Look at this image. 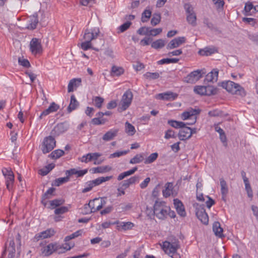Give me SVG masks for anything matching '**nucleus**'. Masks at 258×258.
I'll list each match as a JSON object with an SVG mask.
<instances>
[{"label": "nucleus", "instance_id": "f257e3e1", "mask_svg": "<svg viewBox=\"0 0 258 258\" xmlns=\"http://www.w3.org/2000/svg\"><path fill=\"white\" fill-rule=\"evenodd\" d=\"M100 34V31L98 27L86 29L83 36L85 41L81 43V48L84 50L92 48L96 51H98L99 49L92 47L91 41L97 38Z\"/></svg>", "mask_w": 258, "mask_h": 258}, {"label": "nucleus", "instance_id": "f03ea898", "mask_svg": "<svg viewBox=\"0 0 258 258\" xmlns=\"http://www.w3.org/2000/svg\"><path fill=\"white\" fill-rule=\"evenodd\" d=\"M179 248V241L175 239L171 242L166 241L163 242L162 245V248L165 252L172 258L181 257L180 254L177 252Z\"/></svg>", "mask_w": 258, "mask_h": 258}, {"label": "nucleus", "instance_id": "7ed1b4c3", "mask_svg": "<svg viewBox=\"0 0 258 258\" xmlns=\"http://www.w3.org/2000/svg\"><path fill=\"white\" fill-rule=\"evenodd\" d=\"M222 87L233 94L239 95L241 97H244L246 95L244 89L238 84L233 81L223 82L222 83Z\"/></svg>", "mask_w": 258, "mask_h": 258}, {"label": "nucleus", "instance_id": "20e7f679", "mask_svg": "<svg viewBox=\"0 0 258 258\" xmlns=\"http://www.w3.org/2000/svg\"><path fill=\"white\" fill-rule=\"evenodd\" d=\"M170 208L164 202L156 201L154 205V214L159 219L164 220L168 215Z\"/></svg>", "mask_w": 258, "mask_h": 258}, {"label": "nucleus", "instance_id": "39448f33", "mask_svg": "<svg viewBox=\"0 0 258 258\" xmlns=\"http://www.w3.org/2000/svg\"><path fill=\"white\" fill-rule=\"evenodd\" d=\"M186 14V21L188 23L193 27L197 26V16L192 5L189 3H185L183 5Z\"/></svg>", "mask_w": 258, "mask_h": 258}, {"label": "nucleus", "instance_id": "423d86ee", "mask_svg": "<svg viewBox=\"0 0 258 258\" xmlns=\"http://www.w3.org/2000/svg\"><path fill=\"white\" fill-rule=\"evenodd\" d=\"M56 146V141L54 137L49 136L44 138L41 145V151L43 154L51 151Z\"/></svg>", "mask_w": 258, "mask_h": 258}, {"label": "nucleus", "instance_id": "0eeeda50", "mask_svg": "<svg viewBox=\"0 0 258 258\" xmlns=\"http://www.w3.org/2000/svg\"><path fill=\"white\" fill-rule=\"evenodd\" d=\"M194 91L198 94L208 96L215 95L217 92V89L210 85L196 86Z\"/></svg>", "mask_w": 258, "mask_h": 258}, {"label": "nucleus", "instance_id": "6e6552de", "mask_svg": "<svg viewBox=\"0 0 258 258\" xmlns=\"http://www.w3.org/2000/svg\"><path fill=\"white\" fill-rule=\"evenodd\" d=\"M133 95L130 90H127L122 96L119 104L120 111L125 110L131 105L132 101Z\"/></svg>", "mask_w": 258, "mask_h": 258}, {"label": "nucleus", "instance_id": "1a4fd4ad", "mask_svg": "<svg viewBox=\"0 0 258 258\" xmlns=\"http://www.w3.org/2000/svg\"><path fill=\"white\" fill-rule=\"evenodd\" d=\"M206 72L205 69L197 70L191 72L188 74L186 77V81L187 83H193L197 81L203 77V75L206 74Z\"/></svg>", "mask_w": 258, "mask_h": 258}, {"label": "nucleus", "instance_id": "9d476101", "mask_svg": "<svg viewBox=\"0 0 258 258\" xmlns=\"http://www.w3.org/2000/svg\"><path fill=\"white\" fill-rule=\"evenodd\" d=\"M69 126V123L67 121L58 123L51 131V135L53 136H58L66 132Z\"/></svg>", "mask_w": 258, "mask_h": 258}, {"label": "nucleus", "instance_id": "9b49d317", "mask_svg": "<svg viewBox=\"0 0 258 258\" xmlns=\"http://www.w3.org/2000/svg\"><path fill=\"white\" fill-rule=\"evenodd\" d=\"M30 49L34 55L41 53L42 52V47L40 41L37 38H33L30 41Z\"/></svg>", "mask_w": 258, "mask_h": 258}, {"label": "nucleus", "instance_id": "f8f14e48", "mask_svg": "<svg viewBox=\"0 0 258 258\" xmlns=\"http://www.w3.org/2000/svg\"><path fill=\"white\" fill-rule=\"evenodd\" d=\"M196 216L202 223L205 225L208 224L209 217L204 206H200L197 208Z\"/></svg>", "mask_w": 258, "mask_h": 258}, {"label": "nucleus", "instance_id": "ddd939ff", "mask_svg": "<svg viewBox=\"0 0 258 258\" xmlns=\"http://www.w3.org/2000/svg\"><path fill=\"white\" fill-rule=\"evenodd\" d=\"M201 112V109L199 108H189L186 111H184L181 114V118L183 120L189 118H195L197 115Z\"/></svg>", "mask_w": 258, "mask_h": 258}, {"label": "nucleus", "instance_id": "4468645a", "mask_svg": "<svg viewBox=\"0 0 258 258\" xmlns=\"http://www.w3.org/2000/svg\"><path fill=\"white\" fill-rule=\"evenodd\" d=\"M178 138L181 141H184L191 137L190 127L185 125L181 127L178 134Z\"/></svg>", "mask_w": 258, "mask_h": 258}, {"label": "nucleus", "instance_id": "2eb2a0df", "mask_svg": "<svg viewBox=\"0 0 258 258\" xmlns=\"http://www.w3.org/2000/svg\"><path fill=\"white\" fill-rule=\"evenodd\" d=\"M186 39L184 37H178L175 38L170 41L167 45V49H172L179 46L185 42Z\"/></svg>", "mask_w": 258, "mask_h": 258}, {"label": "nucleus", "instance_id": "dca6fc26", "mask_svg": "<svg viewBox=\"0 0 258 258\" xmlns=\"http://www.w3.org/2000/svg\"><path fill=\"white\" fill-rule=\"evenodd\" d=\"M244 11L245 15H252L258 12V5L253 6L252 3L248 2L245 5Z\"/></svg>", "mask_w": 258, "mask_h": 258}, {"label": "nucleus", "instance_id": "f3484780", "mask_svg": "<svg viewBox=\"0 0 258 258\" xmlns=\"http://www.w3.org/2000/svg\"><path fill=\"white\" fill-rule=\"evenodd\" d=\"M219 71L217 69H213L211 72L209 73L205 77L204 83L206 82H215L218 80Z\"/></svg>", "mask_w": 258, "mask_h": 258}, {"label": "nucleus", "instance_id": "a211bd4d", "mask_svg": "<svg viewBox=\"0 0 258 258\" xmlns=\"http://www.w3.org/2000/svg\"><path fill=\"white\" fill-rule=\"evenodd\" d=\"M59 108V106L55 102H52L49 107L44 110L39 116L40 119H42L43 116H46L51 113L56 111Z\"/></svg>", "mask_w": 258, "mask_h": 258}, {"label": "nucleus", "instance_id": "6ab92c4d", "mask_svg": "<svg viewBox=\"0 0 258 258\" xmlns=\"http://www.w3.org/2000/svg\"><path fill=\"white\" fill-rule=\"evenodd\" d=\"M177 96L178 95L176 93H174L172 92H166L163 93H160L158 95L159 99L167 101L174 100Z\"/></svg>", "mask_w": 258, "mask_h": 258}, {"label": "nucleus", "instance_id": "aec40b11", "mask_svg": "<svg viewBox=\"0 0 258 258\" xmlns=\"http://www.w3.org/2000/svg\"><path fill=\"white\" fill-rule=\"evenodd\" d=\"M54 234V230L52 229H48L37 234L35 236V238L37 239V240H39L40 239H44L50 237Z\"/></svg>", "mask_w": 258, "mask_h": 258}, {"label": "nucleus", "instance_id": "412c9836", "mask_svg": "<svg viewBox=\"0 0 258 258\" xmlns=\"http://www.w3.org/2000/svg\"><path fill=\"white\" fill-rule=\"evenodd\" d=\"M57 246L56 244L50 243L42 249V253L45 256L51 255L53 252L57 250Z\"/></svg>", "mask_w": 258, "mask_h": 258}, {"label": "nucleus", "instance_id": "4be33fe9", "mask_svg": "<svg viewBox=\"0 0 258 258\" xmlns=\"http://www.w3.org/2000/svg\"><path fill=\"white\" fill-rule=\"evenodd\" d=\"M38 23V14L37 13H35L32 16L30 17L29 23L26 28L29 30H34L36 28Z\"/></svg>", "mask_w": 258, "mask_h": 258}, {"label": "nucleus", "instance_id": "5701e85b", "mask_svg": "<svg viewBox=\"0 0 258 258\" xmlns=\"http://www.w3.org/2000/svg\"><path fill=\"white\" fill-rule=\"evenodd\" d=\"M55 191V188L50 187L42 195L41 198V203L43 205L46 206L47 204V201L46 200L51 198L52 196H54Z\"/></svg>", "mask_w": 258, "mask_h": 258}, {"label": "nucleus", "instance_id": "b1692460", "mask_svg": "<svg viewBox=\"0 0 258 258\" xmlns=\"http://www.w3.org/2000/svg\"><path fill=\"white\" fill-rule=\"evenodd\" d=\"M82 80L81 78H74L70 80L68 86V92H73L74 88H76L81 85Z\"/></svg>", "mask_w": 258, "mask_h": 258}, {"label": "nucleus", "instance_id": "393cba45", "mask_svg": "<svg viewBox=\"0 0 258 258\" xmlns=\"http://www.w3.org/2000/svg\"><path fill=\"white\" fill-rule=\"evenodd\" d=\"M213 231L216 236L222 238L224 237L223 234V228L221 227L220 223L219 222H215L213 225Z\"/></svg>", "mask_w": 258, "mask_h": 258}, {"label": "nucleus", "instance_id": "a878e982", "mask_svg": "<svg viewBox=\"0 0 258 258\" xmlns=\"http://www.w3.org/2000/svg\"><path fill=\"white\" fill-rule=\"evenodd\" d=\"M118 132L117 129L110 130L104 135L102 139L105 141H110L117 136Z\"/></svg>", "mask_w": 258, "mask_h": 258}, {"label": "nucleus", "instance_id": "bb28decb", "mask_svg": "<svg viewBox=\"0 0 258 258\" xmlns=\"http://www.w3.org/2000/svg\"><path fill=\"white\" fill-rule=\"evenodd\" d=\"M112 169V168L108 166H98L96 167H93L92 169H91V171H92V173H105L106 172L109 171Z\"/></svg>", "mask_w": 258, "mask_h": 258}, {"label": "nucleus", "instance_id": "cd10ccee", "mask_svg": "<svg viewBox=\"0 0 258 258\" xmlns=\"http://www.w3.org/2000/svg\"><path fill=\"white\" fill-rule=\"evenodd\" d=\"M79 103L75 98L74 95H72L71 97V101L69 106L67 108L68 112L70 113L73 110L76 109L79 106Z\"/></svg>", "mask_w": 258, "mask_h": 258}, {"label": "nucleus", "instance_id": "c85d7f7f", "mask_svg": "<svg viewBox=\"0 0 258 258\" xmlns=\"http://www.w3.org/2000/svg\"><path fill=\"white\" fill-rule=\"evenodd\" d=\"M89 203L93 213H95L101 209V205H99V199L95 198L92 200H90Z\"/></svg>", "mask_w": 258, "mask_h": 258}, {"label": "nucleus", "instance_id": "c756f323", "mask_svg": "<svg viewBox=\"0 0 258 258\" xmlns=\"http://www.w3.org/2000/svg\"><path fill=\"white\" fill-rule=\"evenodd\" d=\"M220 183L221 185V192L223 198L225 197L228 192V188L226 181L223 178L220 179Z\"/></svg>", "mask_w": 258, "mask_h": 258}, {"label": "nucleus", "instance_id": "7c9ffc66", "mask_svg": "<svg viewBox=\"0 0 258 258\" xmlns=\"http://www.w3.org/2000/svg\"><path fill=\"white\" fill-rule=\"evenodd\" d=\"M138 170L137 167H135L133 168L132 169H130L127 171H125L124 172L121 173L117 177V180L120 181L125 177L130 176L133 174H134L137 170Z\"/></svg>", "mask_w": 258, "mask_h": 258}, {"label": "nucleus", "instance_id": "2f4dec72", "mask_svg": "<svg viewBox=\"0 0 258 258\" xmlns=\"http://www.w3.org/2000/svg\"><path fill=\"white\" fill-rule=\"evenodd\" d=\"M216 52V50L214 48L205 47L204 49H200L199 53L203 56H208Z\"/></svg>", "mask_w": 258, "mask_h": 258}, {"label": "nucleus", "instance_id": "473e14b6", "mask_svg": "<svg viewBox=\"0 0 258 258\" xmlns=\"http://www.w3.org/2000/svg\"><path fill=\"white\" fill-rule=\"evenodd\" d=\"M6 178V184L7 188L8 190H11L13 187V184L14 182V174L7 176L5 177Z\"/></svg>", "mask_w": 258, "mask_h": 258}, {"label": "nucleus", "instance_id": "72a5a7b5", "mask_svg": "<svg viewBox=\"0 0 258 258\" xmlns=\"http://www.w3.org/2000/svg\"><path fill=\"white\" fill-rule=\"evenodd\" d=\"M165 45V41L162 39H158L151 44V47L154 49H158L163 48Z\"/></svg>", "mask_w": 258, "mask_h": 258}, {"label": "nucleus", "instance_id": "f704fd0d", "mask_svg": "<svg viewBox=\"0 0 258 258\" xmlns=\"http://www.w3.org/2000/svg\"><path fill=\"white\" fill-rule=\"evenodd\" d=\"M117 227L119 228H121L122 229L124 230H127L132 229L134 224L131 222H119L118 221V223L117 224Z\"/></svg>", "mask_w": 258, "mask_h": 258}, {"label": "nucleus", "instance_id": "c9c22d12", "mask_svg": "<svg viewBox=\"0 0 258 258\" xmlns=\"http://www.w3.org/2000/svg\"><path fill=\"white\" fill-rule=\"evenodd\" d=\"M124 73V70L121 67L113 66L111 70V75L113 76H119Z\"/></svg>", "mask_w": 258, "mask_h": 258}, {"label": "nucleus", "instance_id": "e433bc0d", "mask_svg": "<svg viewBox=\"0 0 258 258\" xmlns=\"http://www.w3.org/2000/svg\"><path fill=\"white\" fill-rule=\"evenodd\" d=\"M144 160H145V158L143 154H138L130 160V163L133 164L140 163Z\"/></svg>", "mask_w": 258, "mask_h": 258}, {"label": "nucleus", "instance_id": "4c0bfd02", "mask_svg": "<svg viewBox=\"0 0 258 258\" xmlns=\"http://www.w3.org/2000/svg\"><path fill=\"white\" fill-rule=\"evenodd\" d=\"M64 154V152L63 150L57 149L52 151L49 155V157L52 159H56L61 157Z\"/></svg>", "mask_w": 258, "mask_h": 258}, {"label": "nucleus", "instance_id": "58836bf2", "mask_svg": "<svg viewBox=\"0 0 258 258\" xmlns=\"http://www.w3.org/2000/svg\"><path fill=\"white\" fill-rule=\"evenodd\" d=\"M125 132L130 136H133L136 133L135 127L128 121H126L125 123Z\"/></svg>", "mask_w": 258, "mask_h": 258}, {"label": "nucleus", "instance_id": "ea45409f", "mask_svg": "<svg viewBox=\"0 0 258 258\" xmlns=\"http://www.w3.org/2000/svg\"><path fill=\"white\" fill-rule=\"evenodd\" d=\"M158 154L156 152L152 153L148 157L145 159L144 163L145 164H151L154 162L158 158Z\"/></svg>", "mask_w": 258, "mask_h": 258}, {"label": "nucleus", "instance_id": "a19ab883", "mask_svg": "<svg viewBox=\"0 0 258 258\" xmlns=\"http://www.w3.org/2000/svg\"><path fill=\"white\" fill-rule=\"evenodd\" d=\"M168 123L172 127L175 128H181L183 125H185V123L182 121H178L174 120H169Z\"/></svg>", "mask_w": 258, "mask_h": 258}, {"label": "nucleus", "instance_id": "79ce46f5", "mask_svg": "<svg viewBox=\"0 0 258 258\" xmlns=\"http://www.w3.org/2000/svg\"><path fill=\"white\" fill-rule=\"evenodd\" d=\"M69 181V177H60L56 178L54 180V181L53 182L52 185L58 186L60 185L66 183Z\"/></svg>", "mask_w": 258, "mask_h": 258}, {"label": "nucleus", "instance_id": "37998d69", "mask_svg": "<svg viewBox=\"0 0 258 258\" xmlns=\"http://www.w3.org/2000/svg\"><path fill=\"white\" fill-rule=\"evenodd\" d=\"M179 61L178 58H163L157 61L158 64H168L170 63H176Z\"/></svg>", "mask_w": 258, "mask_h": 258}, {"label": "nucleus", "instance_id": "c03bdc74", "mask_svg": "<svg viewBox=\"0 0 258 258\" xmlns=\"http://www.w3.org/2000/svg\"><path fill=\"white\" fill-rule=\"evenodd\" d=\"M203 23L211 30H217V28L211 22L207 17H204L203 19Z\"/></svg>", "mask_w": 258, "mask_h": 258}, {"label": "nucleus", "instance_id": "a18cd8bd", "mask_svg": "<svg viewBox=\"0 0 258 258\" xmlns=\"http://www.w3.org/2000/svg\"><path fill=\"white\" fill-rule=\"evenodd\" d=\"M95 106L98 108H100L102 107V103L104 102V99L100 96H95L92 99Z\"/></svg>", "mask_w": 258, "mask_h": 258}, {"label": "nucleus", "instance_id": "49530a36", "mask_svg": "<svg viewBox=\"0 0 258 258\" xmlns=\"http://www.w3.org/2000/svg\"><path fill=\"white\" fill-rule=\"evenodd\" d=\"M82 232L83 231L82 230H79L76 231L75 232L71 234V235L67 236L64 238V241L66 242H68L71 239L78 237V236H81L82 235Z\"/></svg>", "mask_w": 258, "mask_h": 258}, {"label": "nucleus", "instance_id": "de8ad7c7", "mask_svg": "<svg viewBox=\"0 0 258 258\" xmlns=\"http://www.w3.org/2000/svg\"><path fill=\"white\" fill-rule=\"evenodd\" d=\"M151 11L150 10H145L142 15L141 21L142 22H147L151 16Z\"/></svg>", "mask_w": 258, "mask_h": 258}, {"label": "nucleus", "instance_id": "09e8293b", "mask_svg": "<svg viewBox=\"0 0 258 258\" xmlns=\"http://www.w3.org/2000/svg\"><path fill=\"white\" fill-rule=\"evenodd\" d=\"M160 14H154L151 20V24L153 26H156L159 24L161 21Z\"/></svg>", "mask_w": 258, "mask_h": 258}, {"label": "nucleus", "instance_id": "8fccbe9b", "mask_svg": "<svg viewBox=\"0 0 258 258\" xmlns=\"http://www.w3.org/2000/svg\"><path fill=\"white\" fill-rule=\"evenodd\" d=\"M132 25V22L130 21H127L124 24L120 25L118 28V33H122L125 31L127 29H128L131 25Z\"/></svg>", "mask_w": 258, "mask_h": 258}, {"label": "nucleus", "instance_id": "3c124183", "mask_svg": "<svg viewBox=\"0 0 258 258\" xmlns=\"http://www.w3.org/2000/svg\"><path fill=\"white\" fill-rule=\"evenodd\" d=\"M64 201L62 199H55L50 201V205L52 208L62 205Z\"/></svg>", "mask_w": 258, "mask_h": 258}, {"label": "nucleus", "instance_id": "603ef678", "mask_svg": "<svg viewBox=\"0 0 258 258\" xmlns=\"http://www.w3.org/2000/svg\"><path fill=\"white\" fill-rule=\"evenodd\" d=\"M150 32V27H142L137 31V33L141 35H149Z\"/></svg>", "mask_w": 258, "mask_h": 258}, {"label": "nucleus", "instance_id": "864d4df0", "mask_svg": "<svg viewBox=\"0 0 258 258\" xmlns=\"http://www.w3.org/2000/svg\"><path fill=\"white\" fill-rule=\"evenodd\" d=\"M147 79H156L159 77V74L158 73H150L147 72L144 75Z\"/></svg>", "mask_w": 258, "mask_h": 258}, {"label": "nucleus", "instance_id": "5fc2aeb1", "mask_svg": "<svg viewBox=\"0 0 258 258\" xmlns=\"http://www.w3.org/2000/svg\"><path fill=\"white\" fill-rule=\"evenodd\" d=\"M94 187L92 181H89L86 183V187L83 189L82 192L86 193L90 191Z\"/></svg>", "mask_w": 258, "mask_h": 258}, {"label": "nucleus", "instance_id": "6e6d98bb", "mask_svg": "<svg viewBox=\"0 0 258 258\" xmlns=\"http://www.w3.org/2000/svg\"><path fill=\"white\" fill-rule=\"evenodd\" d=\"M208 114L209 116L213 117L221 116L222 114V111L219 109H214L209 111Z\"/></svg>", "mask_w": 258, "mask_h": 258}, {"label": "nucleus", "instance_id": "4d7b16f0", "mask_svg": "<svg viewBox=\"0 0 258 258\" xmlns=\"http://www.w3.org/2000/svg\"><path fill=\"white\" fill-rule=\"evenodd\" d=\"M68 211V208L67 207L62 206L56 208L54 211V213L56 215L62 214L67 212Z\"/></svg>", "mask_w": 258, "mask_h": 258}, {"label": "nucleus", "instance_id": "13d9d810", "mask_svg": "<svg viewBox=\"0 0 258 258\" xmlns=\"http://www.w3.org/2000/svg\"><path fill=\"white\" fill-rule=\"evenodd\" d=\"M244 184H245V190L247 192L248 197L249 198H251L253 196V193H252V190L251 188V186H250V185L249 182L244 183Z\"/></svg>", "mask_w": 258, "mask_h": 258}, {"label": "nucleus", "instance_id": "bf43d9fd", "mask_svg": "<svg viewBox=\"0 0 258 258\" xmlns=\"http://www.w3.org/2000/svg\"><path fill=\"white\" fill-rule=\"evenodd\" d=\"M162 28H155V29H151L150 28V32H149V35L155 36L158 34H159L160 33L162 32Z\"/></svg>", "mask_w": 258, "mask_h": 258}, {"label": "nucleus", "instance_id": "052dcab7", "mask_svg": "<svg viewBox=\"0 0 258 258\" xmlns=\"http://www.w3.org/2000/svg\"><path fill=\"white\" fill-rule=\"evenodd\" d=\"M164 138L166 139H169L170 138H175L176 136L175 135V133L173 130H168L165 132Z\"/></svg>", "mask_w": 258, "mask_h": 258}, {"label": "nucleus", "instance_id": "680f3d73", "mask_svg": "<svg viewBox=\"0 0 258 258\" xmlns=\"http://www.w3.org/2000/svg\"><path fill=\"white\" fill-rule=\"evenodd\" d=\"M18 61L19 64L23 67L28 68L30 66L29 61L26 59H21L20 58H19Z\"/></svg>", "mask_w": 258, "mask_h": 258}, {"label": "nucleus", "instance_id": "e2e57ef3", "mask_svg": "<svg viewBox=\"0 0 258 258\" xmlns=\"http://www.w3.org/2000/svg\"><path fill=\"white\" fill-rule=\"evenodd\" d=\"M113 208L112 206H109L105 208L104 210L101 211L100 214L102 215H105L107 214H109L112 212Z\"/></svg>", "mask_w": 258, "mask_h": 258}, {"label": "nucleus", "instance_id": "0e129e2a", "mask_svg": "<svg viewBox=\"0 0 258 258\" xmlns=\"http://www.w3.org/2000/svg\"><path fill=\"white\" fill-rule=\"evenodd\" d=\"M52 169V167L49 168L48 167H45V168L41 169L39 170V174L42 176H44L47 175L51 170Z\"/></svg>", "mask_w": 258, "mask_h": 258}, {"label": "nucleus", "instance_id": "69168bd1", "mask_svg": "<svg viewBox=\"0 0 258 258\" xmlns=\"http://www.w3.org/2000/svg\"><path fill=\"white\" fill-rule=\"evenodd\" d=\"M212 1L218 9L222 8L223 7L224 4L223 0H212Z\"/></svg>", "mask_w": 258, "mask_h": 258}, {"label": "nucleus", "instance_id": "338daca9", "mask_svg": "<svg viewBox=\"0 0 258 258\" xmlns=\"http://www.w3.org/2000/svg\"><path fill=\"white\" fill-rule=\"evenodd\" d=\"M242 20L243 22H247L252 26H254L256 23V19L251 18H243Z\"/></svg>", "mask_w": 258, "mask_h": 258}, {"label": "nucleus", "instance_id": "774afa93", "mask_svg": "<svg viewBox=\"0 0 258 258\" xmlns=\"http://www.w3.org/2000/svg\"><path fill=\"white\" fill-rule=\"evenodd\" d=\"M151 179L150 177H147L141 184H140V186L141 188L144 189L148 185L150 182Z\"/></svg>", "mask_w": 258, "mask_h": 258}]
</instances>
